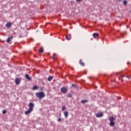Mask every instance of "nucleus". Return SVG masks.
I'll use <instances>...</instances> for the list:
<instances>
[{
    "label": "nucleus",
    "instance_id": "nucleus-1",
    "mask_svg": "<svg viewBox=\"0 0 131 131\" xmlns=\"http://www.w3.org/2000/svg\"><path fill=\"white\" fill-rule=\"evenodd\" d=\"M33 107H34V104L32 102H31L29 104V110H27L25 112V115H27V114H29L33 111Z\"/></svg>",
    "mask_w": 131,
    "mask_h": 131
},
{
    "label": "nucleus",
    "instance_id": "nucleus-2",
    "mask_svg": "<svg viewBox=\"0 0 131 131\" xmlns=\"http://www.w3.org/2000/svg\"><path fill=\"white\" fill-rule=\"evenodd\" d=\"M35 96L38 99H42L45 97V93L43 92H37L35 93Z\"/></svg>",
    "mask_w": 131,
    "mask_h": 131
},
{
    "label": "nucleus",
    "instance_id": "nucleus-3",
    "mask_svg": "<svg viewBox=\"0 0 131 131\" xmlns=\"http://www.w3.org/2000/svg\"><path fill=\"white\" fill-rule=\"evenodd\" d=\"M109 120L110 121V126H114V125H115V122H114V120H115V118L111 116V117H110Z\"/></svg>",
    "mask_w": 131,
    "mask_h": 131
},
{
    "label": "nucleus",
    "instance_id": "nucleus-4",
    "mask_svg": "<svg viewBox=\"0 0 131 131\" xmlns=\"http://www.w3.org/2000/svg\"><path fill=\"white\" fill-rule=\"evenodd\" d=\"M61 92L63 94H66L67 93V88L66 87H62L61 88Z\"/></svg>",
    "mask_w": 131,
    "mask_h": 131
},
{
    "label": "nucleus",
    "instance_id": "nucleus-5",
    "mask_svg": "<svg viewBox=\"0 0 131 131\" xmlns=\"http://www.w3.org/2000/svg\"><path fill=\"white\" fill-rule=\"evenodd\" d=\"M13 38H14V36H13L9 37L7 38V42H11V41H12V39H13Z\"/></svg>",
    "mask_w": 131,
    "mask_h": 131
},
{
    "label": "nucleus",
    "instance_id": "nucleus-6",
    "mask_svg": "<svg viewBox=\"0 0 131 131\" xmlns=\"http://www.w3.org/2000/svg\"><path fill=\"white\" fill-rule=\"evenodd\" d=\"M11 26H12V23L11 22H8L6 25V27L7 28H10V27H11Z\"/></svg>",
    "mask_w": 131,
    "mask_h": 131
},
{
    "label": "nucleus",
    "instance_id": "nucleus-7",
    "mask_svg": "<svg viewBox=\"0 0 131 131\" xmlns=\"http://www.w3.org/2000/svg\"><path fill=\"white\" fill-rule=\"evenodd\" d=\"M103 113H98L96 114V117H102L103 116Z\"/></svg>",
    "mask_w": 131,
    "mask_h": 131
},
{
    "label": "nucleus",
    "instance_id": "nucleus-8",
    "mask_svg": "<svg viewBox=\"0 0 131 131\" xmlns=\"http://www.w3.org/2000/svg\"><path fill=\"white\" fill-rule=\"evenodd\" d=\"M25 78H26V79H27L28 80H29V81L31 80V77H30L29 76V75H28V74H26V75H25Z\"/></svg>",
    "mask_w": 131,
    "mask_h": 131
},
{
    "label": "nucleus",
    "instance_id": "nucleus-9",
    "mask_svg": "<svg viewBox=\"0 0 131 131\" xmlns=\"http://www.w3.org/2000/svg\"><path fill=\"white\" fill-rule=\"evenodd\" d=\"M15 83L16 84H17V85L18 84H20V79L18 78H16L15 79Z\"/></svg>",
    "mask_w": 131,
    "mask_h": 131
},
{
    "label": "nucleus",
    "instance_id": "nucleus-10",
    "mask_svg": "<svg viewBox=\"0 0 131 131\" xmlns=\"http://www.w3.org/2000/svg\"><path fill=\"white\" fill-rule=\"evenodd\" d=\"M93 36L94 38H96V37H98V36H99V33H94L93 34Z\"/></svg>",
    "mask_w": 131,
    "mask_h": 131
},
{
    "label": "nucleus",
    "instance_id": "nucleus-11",
    "mask_svg": "<svg viewBox=\"0 0 131 131\" xmlns=\"http://www.w3.org/2000/svg\"><path fill=\"white\" fill-rule=\"evenodd\" d=\"M65 118H67L68 117V112L66 111L63 113Z\"/></svg>",
    "mask_w": 131,
    "mask_h": 131
},
{
    "label": "nucleus",
    "instance_id": "nucleus-12",
    "mask_svg": "<svg viewBox=\"0 0 131 131\" xmlns=\"http://www.w3.org/2000/svg\"><path fill=\"white\" fill-rule=\"evenodd\" d=\"M52 80H53V76H49L48 78V81H51Z\"/></svg>",
    "mask_w": 131,
    "mask_h": 131
},
{
    "label": "nucleus",
    "instance_id": "nucleus-13",
    "mask_svg": "<svg viewBox=\"0 0 131 131\" xmlns=\"http://www.w3.org/2000/svg\"><path fill=\"white\" fill-rule=\"evenodd\" d=\"M80 64L81 66H85V64L84 62H82V61H81V60H80Z\"/></svg>",
    "mask_w": 131,
    "mask_h": 131
},
{
    "label": "nucleus",
    "instance_id": "nucleus-14",
    "mask_svg": "<svg viewBox=\"0 0 131 131\" xmlns=\"http://www.w3.org/2000/svg\"><path fill=\"white\" fill-rule=\"evenodd\" d=\"M72 86L74 88V89H77V86L75 84H72Z\"/></svg>",
    "mask_w": 131,
    "mask_h": 131
},
{
    "label": "nucleus",
    "instance_id": "nucleus-15",
    "mask_svg": "<svg viewBox=\"0 0 131 131\" xmlns=\"http://www.w3.org/2000/svg\"><path fill=\"white\" fill-rule=\"evenodd\" d=\"M81 102L82 103V104H84V103H87L88 100H82Z\"/></svg>",
    "mask_w": 131,
    "mask_h": 131
},
{
    "label": "nucleus",
    "instance_id": "nucleus-16",
    "mask_svg": "<svg viewBox=\"0 0 131 131\" xmlns=\"http://www.w3.org/2000/svg\"><path fill=\"white\" fill-rule=\"evenodd\" d=\"M37 89H38V87L36 86H34L32 88V90H33L34 91H35V90H37Z\"/></svg>",
    "mask_w": 131,
    "mask_h": 131
},
{
    "label": "nucleus",
    "instance_id": "nucleus-17",
    "mask_svg": "<svg viewBox=\"0 0 131 131\" xmlns=\"http://www.w3.org/2000/svg\"><path fill=\"white\" fill-rule=\"evenodd\" d=\"M123 4L125 5V6H126V5H127V1H123Z\"/></svg>",
    "mask_w": 131,
    "mask_h": 131
},
{
    "label": "nucleus",
    "instance_id": "nucleus-18",
    "mask_svg": "<svg viewBox=\"0 0 131 131\" xmlns=\"http://www.w3.org/2000/svg\"><path fill=\"white\" fill-rule=\"evenodd\" d=\"M66 110V106H63L62 107V111H64V110Z\"/></svg>",
    "mask_w": 131,
    "mask_h": 131
},
{
    "label": "nucleus",
    "instance_id": "nucleus-19",
    "mask_svg": "<svg viewBox=\"0 0 131 131\" xmlns=\"http://www.w3.org/2000/svg\"><path fill=\"white\" fill-rule=\"evenodd\" d=\"M66 38L68 40H70L71 38L70 37H68V36H66Z\"/></svg>",
    "mask_w": 131,
    "mask_h": 131
},
{
    "label": "nucleus",
    "instance_id": "nucleus-20",
    "mask_svg": "<svg viewBox=\"0 0 131 131\" xmlns=\"http://www.w3.org/2000/svg\"><path fill=\"white\" fill-rule=\"evenodd\" d=\"M68 98H71V97H72V94H69L68 95Z\"/></svg>",
    "mask_w": 131,
    "mask_h": 131
},
{
    "label": "nucleus",
    "instance_id": "nucleus-21",
    "mask_svg": "<svg viewBox=\"0 0 131 131\" xmlns=\"http://www.w3.org/2000/svg\"><path fill=\"white\" fill-rule=\"evenodd\" d=\"M42 52H43V49H39V53H42Z\"/></svg>",
    "mask_w": 131,
    "mask_h": 131
},
{
    "label": "nucleus",
    "instance_id": "nucleus-22",
    "mask_svg": "<svg viewBox=\"0 0 131 131\" xmlns=\"http://www.w3.org/2000/svg\"><path fill=\"white\" fill-rule=\"evenodd\" d=\"M6 113H7V111L6 110H4L3 111V114H6Z\"/></svg>",
    "mask_w": 131,
    "mask_h": 131
},
{
    "label": "nucleus",
    "instance_id": "nucleus-23",
    "mask_svg": "<svg viewBox=\"0 0 131 131\" xmlns=\"http://www.w3.org/2000/svg\"><path fill=\"white\" fill-rule=\"evenodd\" d=\"M76 2H77L78 3H80V2H82V0H76Z\"/></svg>",
    "mask_w": 131,
    "mask_h": 131
},
{
    "label": "nucleus",
    "instance_id": "nucleus-24",
    "mask_svg": "<svg viewBox=\"0 0 131 131\" xmlns=\"http://www.w3.org/2000/svg\"><path fill=\"white\" fill-rule=\"evenodd\" d=\"M62 121V119H61V118L58 119V121Z\"/></svg>",
    "mask_w": 131,
    "mask_h": 131
},
{
    "label": "nucleus",
    "instance_id": "nucleus-25",
    "mask_svg": "<svg viewBox=\"0 0 131 131\" xmlns=\"http://www.w3.org/2000/svg\"><path fill=\"white\" fill-rule=\"evenodd\" d=\"M55 54H53V56H51L52 59H54V58H55Z\"/></svg>",
    "mask_w": 131,
    "mask_h": 131
},
{
    "label": "nucleus",
    "instance_id": "nucleus-26",
    "mask_svg": "<svg viewBox=\"0 0 131 131\" xmlns=\"http://www.w3.org/2000/svg\"><path fill=\"white\" fill-rule=\"evenodd\" d=\"M126 78H128V79H129V78H130V77L128 76H126Z\"/></svg>",
    "mask_w": 131,
    "mask_h": 131
},
{
    "label": "nucleus",
    "instance_id": "nucleus-27",
    "mask_svg": "<svg viewBox=\"0 0 131 131\" xmlns=\"http://www.w3.org/2000/svg\"><path fill=\"white\" fill-rule=\"evenodd\" d=\"M121 77H124V76L123 75H122L121 76Z\"/></svg>",
    "mask_w": 131,
    "mask_h": 131
}]
</instances>
